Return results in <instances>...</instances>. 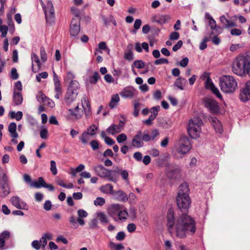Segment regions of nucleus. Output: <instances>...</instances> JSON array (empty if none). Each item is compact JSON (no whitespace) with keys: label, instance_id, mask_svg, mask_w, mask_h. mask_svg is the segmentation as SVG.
<instances>
[{"label":"nucleus","instance_id":"ddd939ff","mask_svg":"<svg viewBox=\"0 0 250 250\" xmlns=\"http://www.w3.org/2000/svg\"><path fill=\"white\" fill-rule=\"evenodd\" d=\"M12 204L16 208L21 209L28 210V206L21 198L17 196H12L10 199Z\"/></svg>","mask_w":250,"mask_h":250},{"label":"nucleus","instance_id":"aec40b11","mask_svg":"<svg viewBox=\"0 0 250 250\" xmlns=\"http://www.w3.org/2000/svg\"><path fill=\"white\" fill-rule=\"evenodd\" d=\"M69 115L73 119L77 120L82 118L83 112L79 108V105H77L74 109H69Z\"/></svg>","mask_w":250,"mask_h":250},{"label":"nucleus","instance_id":"6e6d98bb","mask_svg":"<svg viewBox=\"0 0 250 250\" xmlns=\"http://www.w3.org/2000/svg\"><path fill=\"white\" fill-rule=\"evenodd\" d=\"M210 90L212 91V92L215 95V96L219 99L222 100L223 97L222 95L221 94L218 88L216 87L215 86H214L212 88L210 89Z\"/></svg>","mask_w":250,"mask_h":250},{"label":"nucleus","instance_id":"7ed1b4c3","mask_svg":"<svg viewBox=\"0 0 250 250\" xmlns=\"http://www.w3.org/2000/svg\"><path fill=\"white\" fill-rule=\"evenodd\" d=\"M219 86L226 94L234 92L237 87V82L235 78L229 75H224L219 78Z\"/></svg>","mask_w":250,"mask_h":250},{"label":"nucleus","instance_id":"de8ad7c7","mask_svg":"<svg viewBox=\"0 0 250 250\" xmlns=\"http://www.w3.org/2000/svg\"><path fill=\"white\" fill-rule=\"evenodd\" d=\"M53 81L54 83V88L58 90L59 87H61L60 81L57 75L54 72Z\"/></svg>","mask_w":250,"mask_h":250},{"label":"nucleus","instance_id":"2f4dec72","mask_svg":"<svg viewBox=\"0 0 250 250\" xmlns=\"http://www.w3.org/2000/svg\"><path fill=\"white\" fill-rule=\"evenodd\" d=\"M100 190L104 193L110 194L112 195L114 192L112 185L110 184H107L101 187Z\"/></svg>","mask_w":250,"mask_h":250},{"label":"nucleus","instance_id":"7c9ffc66","mask_svg":"<svg viewBox=\"0 0 250 250\" xmlns=\"http://www.w3.org/2000/svg\"><path fill=\"white\" fill-rule=\"evenodd\" d=\"M45 182L44 181L42 177H40L38 181H33L30 183V186L32 187H35L37 188H40L42 187H45Z\"/></svg>","mask_w":250,"mask_h":250},{"label":"nucleus","instance_id":"e2e57ef3","mask_svg":"<svg viewBox=\"0 0 250 250\" xmlns=\"http://www.w3.org/2000/svg\"><path fill=\"white\" fill-rule=\"evenodd\" d=\"M127 136L125 133L120 134L117 137V141L118 143H122L123 142L127 140Z\"/></svg>","mask_w":250,"mask_h":250},{"label":"nucleus","instance_id":"09e8293b","mask_svg":"<svg viewBox=\"0 0 250 250\" xmlns=\"http://www.w3.org/2000/svg\"><path fill=\"white\" fill-rule=\"evenodd\" d=\"M207 79L205 82V87L207 89H211L215 85L213 84L211 79L208 76H207Z\"/></svg>","mask_w":250,"mask_h":250},{"label":"nucleus","instance_id":"3c124183","mask_svg":"<svg viewBox=\"0 0 250 250\" xmlns=\"http://www.w3.org/2000/svg\"><path fill=\"white\" fill-rule=\"evenodd\" d=\"M10 236V233L8 230H5L0 233V239H1L2 240L5 241L7 240Z\"/></svg>","mask_w":250,"mask_h":250},{"label":"nucleus","instance_id":"dca6fc26","mask_svg":"<svg viewBox=\"0 0 250 250\" xmlns=\"http://www.w3.org/2000/svg\"><path fill=\"white\" fill-rule=\"evenodd\" d=\"M169 20V16L166 15H155L151 18L152 22H156L161 25L166 23Z\"/></svg>","mask_w":250,"mask_h":250},{"label":"nucleus","instance_id":"c03bdc74","mask_svg":"<svg viewBox=\"0 0 250 250\" xmlns=\"http://www.w3.org/2000/svg\"><path fill=\"white\" fill-rule=\"evenodd\" d=\"M57 184L63 188H72L73 185L72 183H69L68 185L65 184L62 179H58L56 180Z\"/></svg>","mask_w":250,"mask_h":250},{"label":"nucleus","instance_id":"f704fd0d","mask_svg":"<svg viewBox=\"0 0 250 250\" xmlns=\"http://www.w3.org/2000/svg\"><path fill=\"white\" fill-rule=\"evenodd\" d=\"M79 88V83L76 81L72 80L69 84L68 88V90L71 92H75L78 94V90Z\"/></svg>","mask_w":250,"mask_h":250},{"label":"nucleus","instance_id":"f257e3e1","mask_svg":"<svg viewBox=\"0 0 250 250\" xmlns=\"http://www.w3.org/2000/svg\"><path fill=\"white\" fill-rule=\"evenodd\" d=\"M167 227L171 234L175 229L176 236L180 238L185 237L187 234L193 235L196 229L194 220L186 214L180 216L175 224L174 211L172 208L168 210Z\"/></svg>","mask_w":250,"mask_h":250},{"label":"nucleus","instance_id":"72a5a7b5","mask_svg":"<svg viewBox=\"0 0 250 250\" xmlns=\"http://www.w3.org/2000/svg\"><path fill=\"white\" fill-rule=\"evenodd\" d=\"M118 216L119 219L122 222H124L127 219V217L129 216V213L125 207L118 213Z\"/></svg>","mask_w":250,"mask_h":250},{"label":"nucleus","instance_id":"b1692460","mask_svg":"<svg viewBox=\"0 0 250 250\" xmlns=\"http://www.w3.org/2000/svg\"><path fill=\"white\" fill-rule=\"evenodd\" d=\"M133 48V44L129 43L128 44L127 48L124 54V58L125 59L129 61H132L133 60L134 57L133 53L132 52Z\"/></svg>","mask_w":250,"mask_h":250},{"label":"nucleus","instance_id":"6ab92c4d","mask_svg":"<svg viewBox=\"0 0 250 250\" xmlns=\"http://www.w3.org/2000/svg\"><path fill=\"white\" fill-rule=\"evenodd\" d=\"M113 195L117 200L123 202H126L128 199L127 194L122 190L114 191Z\"/></svg>","mask_w":250,"mask_h":250},{"label":"nucleus","instance_id":"cd10ccee","mask_svg":"<svg viewBox=\"0 0 250 250\" xmlns=\"http://www.w3.org/2000/svg\"><path fill=\"white\" fill-rule=\"evenodd\" d=\"M211 121L216 132L221 133L223 132V126L221 122L215 118H212Z\"/></svg>","mask_w":250,"mask_h":250},{"label":"nucleus","instance_id":"5701e85b","mask_svg":"<svg viewBox=\"0 0 250 250\" xmlns=\"http://www.w3.org/2000/svg\"><path fill=\"white\" fill-rule=\"evenodd\" d=\"M77 94L76 92L69 91L67 90L64 97V102L68 104H70L76 99Z\"/></svg>","mask_w":250,"mask_h":250},{"label":"nucleus","instance_id":"603ef678","mask_svg":"<svg viewBox=\"0 0 250 250\" xmlns=\"http://www.w3.org/2000/svg\"><path fill=\"white\" fill-rule=\"evenodd\" d=\"M140 105L141 104L138 102L135 103L134 105V111L133 114L135 117H137L139 115L140 110Z\"/></svg>","mask_w":250,"mask_h":250},{"label":"nucleus","instance_id":"f8f14e48","mask_svg":"<svg viewBox=\"0 0 250 250\" xmlns=\"http://www.w3.org/2000/svg\"><path fill=\"white\" fill-rule=\"evenodd\" d=\"M239 98L243 102H246L250 99V81L247 82L244 87L241 89Z\"/></svg>","mask_w":250,"mask_h":250},{"label":"nucleus","instance_id":"69168bd1","mask_svg":"<svg viewBox=\"0 0 250 250\" xmlns=\"http://www.w3.org/2000/svg\"><path fill=\"white\" fill-rule=\"evenodd\" d=\"M22 86L21 81H17L15 83L13 91L20 92L22 90Z\"/></svg>","mask_w":250,"mask_h":250},{"label":"nucleus","instance_id":"338daca9","mask_svg":"<svg viewBox=\"0 0 250 250\" xmlns=\"http://www.w3.org/2000/svg\"><path fill=\"white\" fill-rule=\"evenodd\" d=\"M98 48H99V49H101L102 50H104L108 54L109 53L110 49L107 47L106 43L105 42H100L98 44Z\"/></svg>","mask_w":250,"mask_h":250},{"label":"nucleus","instance_id":"0e129e2a","mask_svg":"<svg viewBox=\"0 0 250 250\" xmlns=\"http://www.w3.org/2000/svg\"><path fill=\"white\" fill-rule=\"evenodd\" d=\"M122 178L127 183L129 182L128 180V173L126 170H123L120 172Z\"/></svg>","mask_w":250,"mask_h":250},{"label":"nucleus","instance_id":"c85d7f7f","mask_svg":"<svg viewBox=\"0 0 250 250\" xmlns=\"http://www.w3.org/2000/svg\"><path fill=\"white\" fill-rule=\"evenodd\" d=\"M17 125L15 123H11L8 125V131L10 136L13 138H17L18 134L16 132Z\"/></svg>","mask_w":250,"mask_h":250},{"label":"nucleus","instance_id":"f3484780","mask_svg":"<svg viewBox=\"0 0 250 250\" xmlns=\"http://www.w3.org/2000/svg\"><path fill=\"white\" fill-rule=\"evenodd\" d=\"M189 189L187 183H183L179 187L177 197H189Z\"/></svg>","mask_w":250,"mask_h":250},{"label":"nucleus","instance_id":"680f3d73","mask_svg":"<svg viewBox=\"0 0 250 250\" xmlns=\"http://www.w3.org/2000/svg\"><path fill=\"white\" fill-rule=\"evenodd\" d=\"M48 76V73L46 72L40 73L36 76V80L37 82H40L42 78L46 79L47 78Z\"/></svg>","mask_w":250,"mask_h":250},{"label":"nucleus","instance_id":"774afa93","mask_svg":"<svg viewBox=\"0 0 250 250\" xmlns=\"http://www.w3.org/2000/svg\"><path fill=\"white\" fill-rule=\"evenodd\" d=\"M52 205L51 202L50 200H46L45 201L43 204V208L46 211H49L51 210Z\"/></svg>","mask_w":250,"mask_h":250},{"label":"nucleus","instance_id":"9d476101","mask_svg":"<svg viewBox=\"0 0 250 250\" xmlns=\"http://www.w3.org/2000/svg\"><path fill=\"white\" fill-rule=\"evenodd\" d=\"M177 204L179 208L183 212H186L190 204L189 197H177Z\"/></svg>","mask_w":250,"mask_h":250},{"label":"nucleus","instance_id":"473e14b6","mask_svg":"<svg viewBox=\"0 0 250 250\" xmlns=\"http://www.w3.org/2000/svg\"><path fill=\"white\" fill-rule=\"evenodd\" d=\"M97 216L103 225H106L109 223V220L108 217L104 212H98L97 213Z\"/></svg>","mask_w":250,"mask_h":250},{"label":"nucleus","instance_id":"c9c22d12","mask_svg":"<svg viewBox=\"0 0 250 250\" xmlns=\"http://www.w3.org/2000/svg\"><path fill=\"white\" fill-rule=\"evenodd\" d=\"M187 82L186 79L179 77L177 78L174 83V85L177 86L180 90L184 89V85H185Z\"/></svg>","mask_w":250,"mask_h":250},{"label":"nucleus","instance_id":"9b49d317","mask_svg":"<svg viewBox=\"0 0 250 250\" xmlns=\"http://www.w3.org/2000/svg\"><path fill=\"white\" fill-rule=\"evenodd\" d=\"M80 31V19L73 18L70 25L69 32L72 36H77Z\"/></svg>","mask_w":250,"mask_h":250},{"label":"nucleus","instance_id":"13d9d810","mask_svg":"<svg viewBox=\"0 0 250 250\" xmlns=\"http://www.w3.org/2000/svg\"><path fill=\"white\" fill-rule=\"evenodd\" d=\"M8 27L6 25H3L0 26V32L1 33V36L2 38H5L7 34Z\"/></svg>","mask_w":250,"mask_h":250},{"label":"nucleus","instance_id":"2eb2a0df","mask_svg":"<svg viewBox=\"0 0 250 250\" xmlns=\"http://www.w3.org/2000/svg\"><path fill=\"white\" fill-rule=\"evenodd\" d=\"M142 132L141 131H139L137 132L136 134L134 136L132 140V146L136 148H140L144 146V142L142 138Z\"/></svg>","mask_w":250,"mask_h":250},{"label":"nucleus","instance_id":"20e7f679","mask_svg":"<svg viewBox=\"0 0 250 250\" xmlns=\"http://www.w3.org/2000/svg\"><path fill=\"white\" fill-rule=\"evenodd\" d=\"M202 125V120L198 117H194L189 120L187 131L191 138L196 139L200 137Z\"/></svg>","mask_w":250,"mask_h":250},{"label":"nucleus","instance_id":"393cba45","mask_svg":"<svg viewBox=\"0 0 250 250\" xmlns=\"http://www.w3.org/2000/svg\"><path fill=\"white\" fill-rule=\"evenodd\" d=\"M78 218H77V222L80 226H83L85 224L84 218L88 216L87 212L83 209H80L77 211Z\"/></svg>","mask_w":250,"mask_h":250},{"label":"nucleus","instance_id":"bf43d9fd","mask_svg":"<svg viewBox=\"0 0 250 250\" xmlns=\"http://www.w3.org/2000/svg\"><path fill=\"white\" fill-rule=\"evenodd\" d=\"M209 38L205 37L204 38L203 41L200 44L199 48L201 50H204L207 48V42L209 41Z\"/></svg>","mask_w":250,"mask_h":250},{"label":"nucleus","instance_id":"e433bc0d","mask_svg":"<svg viewBox=\"0 0 250 250\" xmlns=\"http://www.w3.org/2000/svg\"><path fill=\"white\" fill-rule=\"evenodd\" d=\"M22 112L21 111H18L15 112L14 111H10L9 116L11 119H15L17 121H20L22 117Z\"/></svg>","mask_w":250,"mask_h":250},{"label":"nucleus","instance_id":"a19ab883","mask_svg":"<svg viewBox=\"0 0 250 250\" xmlns=\"http://www.w3.org/2000/svg\"><path fill=\"white\" fill-rule=\"evenodd\" d=\"M160 106L159 105H157L151 107L150 109V112L151 113V115L150 116L153 117V118L155 119L157 116L158 115V112L160 111Z\"/></svg>","mask_w":250,"mask_h":250},{"label":"nucleus","instance_id":"79ce46f5","mask_svg":"<svg viewBox=\"0 0 250 250\" xmlns=\"http://www.w3.org/2000/svg\"><path fill=\"white\" fill-rule=\"evenodd\" d=\"M100 76L98 72H95L93 76L89 77V82L92 84H96L98 80L100 79Z\"/></svg>","mask_w":250,"mask_h":250},{"label":"nucleus","instance_id":"49530a36","mask_svg":"<svg viewBox=\"0 0 250 250\" xmlns=\"http://www.w3.org/2000/svg\"><path fill=\"white\" fill-rule=\"evenodd\" d=\"M48 132L47 128L44 126H42L40 131V136L41 138L46 139L48 138Z\"/></svg>","mask_w":250,"mask_h":250},{"label":"nucleus","instance_id":"864d4df0","mask_svg":"<svg viewBox=\"0 0 250 250\" xmlns=\"http://www.w3.org/2000/svg\"><path fill=\"white\" fill-rule=\"evenodd\" d=\"M47 97L42 92H39L37 95V99L40 103H45Z\"/></svg>","mask_w":250,"mask_h":250},{"label":"nucleus","instance_id":"052dcab7","mask_svg":"<svg viewBox=\"0 0 250 250\" xmlns=\"http://www.w3.org/2000/svg\"><path fill=\"white\" fill-rule=\"evenodd\" d=\"M10 76L13 80H17L19 78V74L16 68L13 67L11 69Z\"/></svg>","mask_w":250,"mask_h":250},{"label":"nucleus","instance_id":"0eeeda50","mask_svg":"<svg viewBox=\"0 0 250 250\" xmlns=\"http://www.w3.org/2000/svg\"><path fill=\"white\" fill-rule=\"evenodd\" d=\"M166 167L165 172L168 178L177 179L181 177V168L179 166L168 164Z\"/></svg>","mask_w":250,"mask_h":250},{"label":"nucleus","instance_id":"6e6552de","mask_svg":"<svg viewBox=\"0 0 250 250\" xmlns=\"http://www.w3.org/2000/svg\"><path fill=\"white\" fill-rule=\"evenodd\" d=\"M10 192L8 183V177L5 173L0 176V197H6Z\"/></svg>","mask_w":250,"mask_h":250},{"label":"nucleus","instance_id":"1a4fd4ad","mask_svg":"<svg viewBox=\"0 0 250 250\" xmlns=\"http://www.w3.org/2000/svg\"><path fill=\"white\" fill-rule=\"evenodd\" d=\"M203 104L204 106L212 114H215L219 112V106L215 100L209 98H205L203 100Z\"/></svg>","mask_w":250,"mask_h":250},{"label":"nucleus","instance_id":"ea45409f","mask_svg":"<svg viewBox=\"0 0 250 250\" xmlns=\"http://www.w3.org/2000/svg\"><path fill=\"white\" fill-rule=\"evenodd\" d=\"M44 12L45 15V18L47 21H48L49 19H52L54 17V9H44Z\"/></svg>","mask_w":250,"mask_h":250},{"label":"nucleus","instance_id":"4c0bfd02","mask_svg":"<svg viewBox=\"0 0 250 250\" xmlns=\"http://www.w3.org/2000/svg\"><path fill=\"white\" fill-rule=\"evenodd\" d=\"M120 101V98L118 94L113 95L111 99V101L109 103V106L111 108H114L119 103Z\"/></svg>","mask_w":250,"mask_h":250},{"label":"nucleus","instance_id":"4d7b16f0","mask_svg":"<svg viewBox=\"0 0 250 250\" xmlns=\"http://www.w3.org/2000/svg\"><path fill=\"white\" fill-rule=\"evenodd\" d=\"M50 170L54 175H56L57 174L58 171L56 162L53 160L50 161Z\"/></svg>","mask_w":250,"mask_h":250},{"label":"nucleus","instance_id":"8fccbe9b","mask_svg":"<svg viewBox=\"0 0 250 250\" xmlns=\"http://www.w3.org/2000/svg\"><path fill=\"white\" fill-rule=\"evenodd\" d=\"M98 128V127L95 125H92L87 128L86 131L88 132L91 136H93L96 134L95 131L97 130Z\"/></svg>","mask_w":250,"mask_h":250},{"label":"nucleus","instance_id":"58836bf2","mask_svg":"<svg viewBox=\"0 0 250 250\" xmlns=\"http://www.w3.org/2000/svg\"><path fill=\"white\" fill-rule=\"evenodd\" d=\"M89 135H90L89 133L87 131H84L82 135L80 137V139L82 141V143L83 144H86L88 143V141L90 139Z\"/></svg>","mask_w":250,"mask_h":250},{"label":"nucleus","instance_id":"4be33fe9","mask_svg":"<svg viewBox=\"0 0 250 250\" xmlns=\"http://www.w3.org/2000/svg\"><path fill=\"white\" fill-rule=\"evenodd\" d=\"M124 207L123 205L119 204H112L108 208V213L111 216H113L115 214H118Z\"/></svg>","mask_w":250,"mask_h":250},{"label":"nucleus","instance_id":"bb28decb","mask_svg":"<svg viewBox=\"0 0 250 250\" xmlns=\"http://www.w3.org/2000/svg\"><path fill=\"white\" fill-rule=\"evenodd\" d=\"M13 102L16 105H19L21 104L23 100L21 92L13 91Z\"/></svg>","mask_w":250,"mask_h":250},{"label":"nucleus","instance_id":"a211bd4d","mask_svg":"<svg viewBox=\"0 0 250 250\" xmlns=\"http://www.w3.org/2000/svg\"><path fill=\"white\" fill-rule=\"evenodd\" d=\"M220 21L226 28H229L236 26L235 19L231 18L230 20H228L224 15L220 17Z\"/></svg>","mask_w":250,"mask_h":250},{"label":"nucleus","instance_id":"a18cd8bd","mask_svg":"<svg viewBox=\"0 0 250 250\" xmlns=\"http://www.w3.org/2000/svg\"><path fill=\"white\" fill-rule=\"evenodd\" d=\"M40 57L41 60L43 62H45L47 60V56L45 49L43 46H42L40 48Z\"/></svg>","mask_w":250,"mask_h":250},{"label":"nucleus","instance_id":"412c9836","mask_svg":"<svg viewBox=\"0 0 250 250\" xmlns=\"http://www.w3.org/2000/svg\"><path fill=\"white\" fill-rule=\"evenodd\" d=\"M82 104L85 112L86 117H89L91 115V109L90 104L88 101L87 98L84 96L82 99Z\"/></svg>","mask_w":250,"mask_h":250},{"label":"nucleus","instance_id":"c756f323","mask_svg":"<svg viewBox=\"0 0 250 250\" xmlns=\"http://www.w3.org/2000/svg\"><path fill=\"white\" fill-rule=\"evenodd\" d=\"M31 60H32V66H31L32 67H32V72L33 73H36L37 72V70H36L34 68L33 62H34L37 64L39 69H40L41 67V63L40 62V60L39 59L38 55L35 53H32L31 54Z\"/></svg>","mask_w":250,"mask_h":250},{"label":"nucleus","instance_id":"39448f33","mask_svg":"<svg viewBox=\"0 0 250 250\" xmlns=\"http://www.w3.org/2000/svg\"><path fill=\"white\" fill-rule=\"evenodd\" d=\"M191 148V144L189 138L186 136H182L179 139L176 149L178 153L185 155L188 153Z\"/></svg>","mask_w":250,"mask_h":250},{"label":"nucleus","instance_id":"5fc2aeb1","mask_svg":"<svg viewBox=\"0 0 250 250\" xmlns=\"http://www.w3.org/2000/svg\"><path fill=\"white\" fill-rule=\"evenodd\" d=\"M105 203V199L102 197H97L94 201V204L96 206H102L104 205Z\"/></svg>","mask_w":250,"mask_h":250},{"label":"nucleus","instance_id":"a878e982","mask_svg":"<svg viewBox=\"0 0 250 250\" xmlns=\"http://www.w3.org/2000/svg\"><path fill=\"white\" fill-rule=\"evenodd\" d=\"M122 129V125L112 124L106 129V131L108 134L114 135L121 132Z\"/></svg>","mask_w":250,"mask_h":250},{"label":"nucleus","instance_id":"4468645a","mask_svg":"<svg viewBox=\"0 0 250 250\" xmlns=\"http://www.w3.org/2000/svg\"><path fill=\"white\" fill-rule=\"evenodd\" d=\"M136 92V90L133 87L127 86L124 88L120 94L124 98L131 99L135 97Z\"/></svg>","mask_w":250,"mask_h":250},{"label":"nucleus","instance_id":"f03ea898","mask_svg":"<svg viewBox=\"0 0 250 250\" xmlns=\"http://www.w3.org/2000/svg\"><path fill=\"white\" fill-rule=\"evenodd\" d=\"M233 72L239 76L247 73L250 77V56L244 54L236 58L232 65Z\"/></svg>","mask_w":250,"mask_h":250},{"label":"nucleus","instance_id":"37998d69","mask_svg":"<svg viewBox=\"0 0 250 250\" xmlns=\"http://www.w3.org/2000/svg\"><path fill=\"white\" fill-rule=\"evenodd\" d=\"M131 67L132 70H133L134 67L141 69L145 67V62L141 60L135 61L132 64Z\"/></svg>","mask_w":250,"mask_h":250},{"label":"nucleus","instance_id":"423d86ee","mask_svg":"<svg viewBox=\"0 0 250 250\" xmlns=\"http://www.w3.org/2000/svg\"><path fill=\"white\" fill-rule=\"evenodd\" d=\"M95 173L102 178H107L108 181L116 182L117 178L111 174V171L105 168L102 165H98L93 167Z\"/></svg>","mask_w":250,"mask_h":250}]
</instances>
